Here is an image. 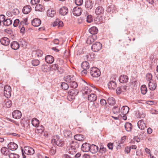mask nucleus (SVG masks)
Returning a JSON list of instances; mask_svg holds the SVG:
<instances>
[{
  "instance_id": "obj_22",
  "label": "nucleus",
  "mask_w": 158,
  "mask_h": 158,
  "mask_svg": "<svg viewBox=\"0 0 158 158\" xmlns=\"http://www.w3.org/2000/svg\"><path fill=\"white\" fill-rule=\"evenodd\" d=\"M107 11L110 13L116 12V7L113 5H111L109 6L107 9Z\"/></svg>"
},
{
  "instance_id": "obj_16",
  "label": "nucleus",
  "mask_w": 158,
  "mask_h": 158,
  "mask_svg": "<svg viewBox=\"0 0 158 158\" xmlns=\"http://www.w3.org/2000/svg\"><path fill=\"white\" fill-rule=\"evenodd\" d=\"M41 23V21L37 18H35L31 21L32 25L34 27H38Z\"/></svg>"
},
{
  "instance_id": "obj_8",
  "label": "nucleus",
  "mask_w": 158,
  "mask_h": 158,
  "mask_svg": "<svg viewBox=\"0 0 158 158\" xmlns=\"http://www.w3.org/2000/svg\"><path fill=\"white\" fill-rule=\"evenodd\" d=\"M157 86V84L155 81H150L148 83V87L149 89L152 91L155 90Z\"/></svg>"
},
{
  "instance_id": "obj_21",
  "label": "nucleus",
  "mask_w": 158,
  "mask_h": 158,
  "mask_svg": "<svg viewBox=\"0 0 158 158\" xmlns=\"http://www.w3.org/2000/svg\"><path fill=\"white\" fill-rule=\"evenodd\" d=\"M52 143L56 144L59 147H62L64 143L63 141H60V140H57L55 139H53L51 140Z\"/></svg>"
},
{
  "instance_id": "obj_60",
  "label": "nucleus",
  "mask_w": 158,
  "mask_h": 158,
  "mask_svg": "<svg viewBox=\"0 0 158 158\" xmlns=\"http://www.w3.org/2000/svg\"><path fill=\"white\" fill-rule=\"evenodd\" d=\"M107 147L109 149L113 150L114 144L111 143H109L107 145Z\"/></svg>"
},
{
  "instance_id": "obj_54",
  "label": "nucleus",
  "mask_w": 158,
  "mask_h": 158,
  "mask_svg": "<svg viewBox=\"0 0 158 158\" xmlns=\"http://www.w3.org/2000/svg\"><path fill=\"white\" fill-rule=\"evenodd\" d=\"M146 80L149 81L152 80V76L151 73H148L146 74Z\"/></svg>"
},
{
  "instance_id": "obj_39",
  "label": "nucleus",
  "mask_w": 158,
  "mask_h": 158,
  "mask_svg": "<svg viewBox=\"0 0 158 158\" xmlns=\"http://www.w3.org/2000/svg\"><path fill=\"white\" fill-rule=\"evenodd\" d=\"M124 126L125 129L127 131H131L132 127L131 123H127L125 124Z\"/></svg>"
},
{
  "instance_id": "obj_47",
  "label": "nucleus",
  "mask_w": 158,
  "mask_h": 158,
  "mask_svg": "<svg viewBox=\"0 0 158 158\" xmlns=\"http://www.w3.org/2000/svg\"><path fill=\"white\" fill-rule=\"evenodd\" d=\"M70 85L71 87L74 89L76 88L78 86L77 83L74 81H72L70 83Z\"/></svg>"
},
{
  "instance_id": "obj_1",
  "label": "nucleus",
  "mask_w": 158,
  "mask_h": 158,
  "mask_svg": "<svg viewBox=\"0 0 158 158\" xmlns=\"http://www.w3.org/2000/svg\"><path fill=\"white\" fill-rule=\"evenodd\" d=\"M22 153L23 158H26V156L25 154L28 155H32L35 153V150L32 148L28 146H25L23 150L21 147Z\"/></svg>"
},
{
  "instance_id": "obj_20",
  "label": "nucleus",
  "mask_w": 158,
  "mask_h": 158,
  "mask_svg": "<svg viewBox=\"0 0 158 158\" xmlns=\"http://www.w3.org/2000/svg\"><path fill=\"white\" fill-rule=\"evenodd\" d=\"M68 12V9L67 7L63 6L60 9L59 12L61 15H65L67 14Z\"/></svg>"
},
{
  "instance_id": "obj_42",
  "label": "nucleus",
  "mask_w": 158,
  "mask_h": 158,
  "mask_svg": "<svg viewBox=\"0 0 158 158\" xmlns=\"http://www.w3.org/2000/svg\"><path fill=\"white\" fill-rule=\"evenodd\" d=\"M64 134L65 137H72V133L69 130H65L64 131Z\"/></svg>"
},
{
  "instance_id": "obj_31",
  "label": "nucleus",
  "mask_w": 158,
  "mask_h": 158,
  "mask_svg": "<svg viewBox=\"0 0 158 158\" xmlns=\"http://www.w3.org/2000/svg\"><path fill=\"white\" fill-rule=\"evenodd\" d=\"M79 91L77 89H74L70 90L68 92L69 95L74 96L77 95Z\"/></svg>"
},
{
  "instance_id": "obj_4",
  "label": "nucleus",
  "mask_w": 158,
  "mask_h": 158,
  "mask_svg": "<svg viewBox=\"0 0 158 158\" xmlns=\"http://www.w3.org/2000/svg\"><path fill=\"white\" fill-rule=\"evenodd\" d=\"M102 44L100 42H97L93 44L91 49L93 51L97 52L102 48Z\"/></svg>"
},
{
  "instance_id": "obj_63",
  "label": "nucleus",
  "mask_w": 158,
  "mask_h": 158,
  "mask_svg": "<svg viewBox=\"0 0 158 158\" xmlns=\"http://www.w3.org/2000/svg\"><path fill=\"white\" fill-rule=\"evenodd\" d=\"M86 21L89 23H90L92 21V19L91 15H88L87 17Z\"/></svg>"
},
{
  "instance_id": "obj_3",
  "label": "nucleus",
  "mask_w": 158,
  "mask_h": 158,
  "mask_svg": "<svg viewBox=\"0 0 158 158\" xmlns=\"http://www.w3.org/2000/svg\"><path fill=\"white\" fill-rule=\"evenodd\" d=\"M11 89L10 85H7L4 86V94L7 98H9L11 95Z\"/></svg>"
},
{
  "instance_id": "obj_62",
  "label": "nucleus",
  "mask_w": 158,
  "mask_h": 158,
  "mask_svg": "<svg viewBox=\"0 0 158 158\" xmlns=\"http://www.w3.org/2000/svg\"><path fill=\"white\" fill-rule=\"evenodd\" d=\"M138 116L140 118H144L145 116V114L143 112H142V113L139 112L138 114Z\"/></svg>"
},
{
  "instance_id": "obj_18",
  "label": "nucleus",
  "mask_w": 158,
  "mask_h": 158,
  "mask_svg": "<svg viewBox=\"0 0 158 158\" xmlns=\"http://www.w3.org/2000/svg\"><path fill=\"white\" fill-rule=\"evenodd\" d=\"M90 149L89 151L93 154H95L98 152V147L95 145L92 144L90 145Z\"/></svg>"
},
{
  "instance_id": "obj_35",
  "label": "nucleus",
  "mask_w": 158,
  "mask_h": 158,
  "mask_svg": "<svg viewBox=\"0 0 158 158\" xmlns=\"http://www.w3.org/2000/svg\"><path fill=\"white\" fill-rule=\"evenodd\" d=\"M2 22L4 25L6 26H9L12 23V20L10 19H5Z\"/></svg>"
},
{
  "instance_id": "obj_13",
  "label": "nucleus",
  "mask_w": 158,
  "mask_h": 158,
  "mask_svg": "<svg viewBox=\"0 0 158 158\" xmlns=\"http://www.w3.org/2000/svg\"><path fill=\"white\" fill-rule=\"evenodd\" d=\"M138 127L142 130H143L145 128H146V125L142 119L139 120L137 123Z\"/></svg>"
},
{
  "instance_id": "obj_64",
  "label": "nucleus",
  "mask_w": 158,
  "mask_h": 158,
  "mask_svg": "<svg viewBox=\"0 0 158 158\" xmlns=\"http://www.w3.org/2000/svg\"><path fill=\"white\" fill-rule=\"evenodd\" d=\"M12 12L14 15H17L19 14V12L18 9L15 8L13 10Z\"/></svg>"
},
{
  "instance_id": "obj_38",
  "label": "nucleus",
  "mask_w": 158,
  "mask_h": 158,
  "mask_svg": "<svg viewBox=\"0 0 158 158\" xmlns=\"http://www.w3.org/2000/svg\"><path fill=\"white\" fill-rule=\"evenodd\" d=\"M140 89L141 93L143 95L145 94L148 90L146 86L145 85H142L141 86Z\"/></svg>"
},
{
  "instance_id": "obj_50",
  "label": "nucleus",
  "mask_w": 158,
  "mask_h": 158,
  "mask_svg": "<svg viewBox=\"0 0 158 158\" xmlns=\"http://www.w3.org/2000/svg\"><path fill=\"white\" fill-rule=\"evenodd\" d=\"M0 42L2 45L7 46L10 43V40H0Z\"/></svg>"
},
{
  "instance_id": "obj_10",
  "label": "nucleus",
  "mask_w": 158,
  "mask_h": 158,
  "mask_svg": "<svg viewBox=\"0 0 158 158\" xmlns=\"http://www.w3.org/2000/svg\"><path fill=\"white\" fill-rule=\"evenodd\" d=\"M12 115L13 118L15 119H19L21 117L22 114L20 111L16 110L14 111L13 112Z\"/></svg>"
},
{
  "instance_id": "obj_41",
  "label": "nucleus",
  "mask_w": 158,
  "mask_h": 158,
  "mask_svg": "<svg viewBox=\"0 0 158 158\" xmlns=\"http://www.w3.org/2000/svg\"><path fill=\"white\" fill-rule=\"evenodd\" d=\"M106 149L105 148H99V149L98 150V153L100 154V156H101L102 155L106 153Z\"/></svg>"
},
{
  "instance_id": "obj_44",
  "label": "nucleus",
  "mask_w": 158,
  "mask_h": 158,
  "mask_svg": "<svg viewBox=\"0 0 158 158\" xmlns=\"http://www.w3.org/2000/svg\"><path fill=\"white\" fill-rule=\"evenodd\" d=\"M56 12L54 10H48L47 12V15L48 16L53 17L55 15Z\"/></svg>"
},
{
  "instance_id": "obj_28",
  "label": "nucleus",
  "mask_w": 158,
  "mask_h": 158,
  "mask_svg": "<svg viewBox=\"0 0 158 158\" xmlns=\"http://www.w3.org/2000/svg\"><path fill=\"white\" fill-rule=\"evenodd\" d=\"M11 47L13 49L16 50L19 48V45L17 41H14L11 43Z\"/></svg>"
},
{
  "instance_id": "obj_45",
  "label": "nucleus",
  "mask_w": 158,
  "mask_h": 158,
  "mask_svg": "<svg viewBox=\"0 0 158 158\" xmlns=\"http://www.w3.org/2000/svg\"><path fill=\"white\" fill-rule=\"evenodd\" d=\"M112 111L114 114H118L120 112V108L118 106H114L112 109Z\"/></svg>"
},
{
  "instance_id": "obj_7",
  "label": "nucleus",
  "mask_w": 158,
  "mask_h": 158,
  "mask_svg": "<svg viewBox=\"0 0 158 158\" xmlns=\"http://www.w3.org/2000/svg\"><path fill=\"white\" fill-rule=\"evenodd\" d=\"M90 144L87 143H83L81 147V150L84 152H87L90 151Z\"/></svg>"
},
{
  "instance_id": "obj_56",
  "label": "nucleus",
  "mask_w": 158,
  "mask_h": 158,
  "mask_svg": "<svg viewBox=\"0 0 158 158\" xmlns=\"http://www.w3.org/2000/svg\"><path fill=\"white\" fill-rule=\"evenodd\" d=\"M65 81L67 82L70 83L71 81V76L69 75L67 76L64 77Z\"/></svg>"
},
{
  "instance_id": "obj_33",
  "label": "nucleus",
  "mask_w": 158,
  "mask_h": 158,
  "mask_svg": "<svg viewBox=\"0 0 158 158\" xmlns=\"http://www.w3.org/2000/svg\"><path fill=\"white\" fill-rule=\"evenodd\" d=\"M96 56L95 54L93 52H91L90 53L89 55H87L85 56V59H86L88 60H92L94 59Z\"/></svg>"
},
{
  "instance_id": "obj_36",
  "label": "nucleus",
  "mask_w": 158,
  "mask_h": 158,
  "mask_svg": "<svg viewBox=\"0 0 158 158\" xmlns=\"http://www.w3.org/2000/svg\"><path fill=\"white\" fill-rule=\"evenodd\" d=\"M35 10L36 11H42L44 10V8L42 5L39 4L36 6Z\"/></svg>"
},
{
  "instance_id": "obj_61",
  "label": "nucleus",
  "mask_w": 158,
  "mask_h": 158,
  "mask_svg": "<svg viewBox=\"0 0 158 158\" xmlns=\"http://www.w3.org/2000/svg\"><path fill=\"white\" fill-rule=\"evenodd\" d=\"M19 22V19L15 20L14 22L13 26L14 27H16L18 26V24Z\"/></svg>"
},
{
  "instance_id": "obj_25",
  "label": "nucleus",
  "mask_w": 158,
  "mask_h": 158,
  "mask_svg": "<svg viewBox=\"0 0 158 158\" xmlns=\"http://www.w3.org/2000/svg\"><path fill=\"white\" fill-rule=\"evenodd\" d=\"M98 31L97 28L95 27H93L89 30V32L91 34L93 35L94 36H95V34L97 33Z\"/></svg>"
},
{
  "instance_id": "obj_37",
  "label": "nucleus",
  "mask_w": 158,
  "mask_h": 158,
  "mask_svg": "<svg viewBox=\"0 0 158 158\" xmlns=\"http://www.w3.org/2000/svg\"><path fill=\"white\" fill-rule=\"evenodd\" d=\"M42 71L44 72H48L50 70V68L46 64L43 65L41 66Z\"/></svg>"
},
{
  "instance_id": "obj_46",
  "label": "nucleus",
  "mask_w": 158,
  "mask_h": 158,
  "mask_svg": "<svg viewBox=\"0 0 158 158\" xmlns=\"http://www.w3.org/2000/svg\"><path fill=\"white\" fill-rule=\"evenodd\" d=\"M31 63L33 66H37L40 64V61L38 59H34L31 61Z\"/></svg>"
},
{
  "instance_id": "obj_52",
  "label": "nucleus",
  "mask_w": 158,
  "mask_h": 158,
  "mask_svg": "<svg viewBox=\"0 0 158 158\" xmlns=\"http://www.w3.org/2000/svg\"><path fill=\"white\" fill-rule=\"evenodd\" d=\"M61 86L63 89L67 90L69 88V85L67 83L65 82L61 83Z\"/></svg>"
},
{
  "instance_id": "obj_59",
  "label": "nucleus",
  "mask_w": 158,
  "mask_h": 158,
  "mask_svg": "<svg viewBox=\"0 0 158 158\" xmlns=\"http://www.w3.org/2000/svg\"><path fill=\"white\" fill-rule=\"evenodd\" d=\"M39 0H31V3L32 5H35L39 3Z\"/></svg>"
},
{
  "instance_id": "obj_17",
  "label": "nucleus",
  "mask_w": 158,
  "mask_h": 158,
  "mask_svg": "<svg viewBox=\"0 0 158 158\" xmlns=\"http://www.w3.org/2000/svg\"><path fill=\"white\" fill-rule=\"evenodd\" d=\"M12 105V102L9 99L6 100L3 103V107L5 108L10 107Z\"/></svg>"
},
{
  "instance_id": "obj_23",
  "label": "nucleus",
  "mask_w": 158,
  "mask_h": 158,
  "mask_svg": "<svg viewBox=\"0 0 158 158\" xmlns=\"http://www.w3.org/2000/svg\"><path fill=\"white\" fill-rule=\"evenodd\" d=\"M31 10V7L29 5L24 6L22 10L23 13L26 14L29 13Z\"/></svg>"
},
{
  "instance_id": "obj_15",
  "label": "nucleus",
  "mask_w": 158,
  "mask_h": 158,
  "mask_svg": "<svg viewBox=\"0 0 158 158\" xmlns=\"http://www.w3.org/2000/svg\"><path fill=\"white\" fill-rule=\"evenodd\" d=\"M70 145L71 147V150L76 149L78 148L79 146V143L75 141H72L70 143Z\"/></svg>"
},
{
  "instance_id": "obj_53",
  "label": "nucleus",
  "mask_w": 158,
  "mask_h": 158,
  "mask_svg": "<svg viewBox=\"0 0 158 158\" xmlns=\"http://www.w3.org/2000/svg\"><path fill=\"white\" fill-rule=\"evenodd\" d=\"M56 149L55 147H52L50 150V153L52 155H53L56 152Z\"/></svg>"
},
{
  "instance_id": "obj_14",
  "label": "nucleus",
  "mask_w": 158,
  "mask_h": 158,
  "mask_svg": "<svg viewBox=\"0 0 158 158\" xmlns=\"http://www.w3.org/2000/svg\"><path fill=\"white\" fill-rule=\"evenodd\" d=\"M45 60L46 62L49 64H52L54 61V58L53 57L50 55L46 56Z\"/></svg>"
},
{
  "instance_id": "obj_55",
  "label": "nucleus",
  "mask_w": 158,
  "mask_h": 158,
  "mask_svg": "<svg viewBox=\"0 0 158 158\" xmlns=\"http://www.w3.org/2000/svg\"><path fill=\"white\" fill-rule=\"evenodd\" d=\"M75 2L77 6H81L83 3V0H75Z\"/></svg>"
},
{
  "instance_id": "obj_11",
  "label": "nucleus",
  "mask_w": 158,
  "mask_h": 158,
  "mask_svg": "<svg viewBox=\"0 0 158 158\" xmlns=\"http://www.w3.org/2000/svg\"><path fill=\"white\" fill-rule=\"evenodd\" d=\"M108 88L111 90H114L117 87V84L114 81H110L108 84Z\"/></svg>"
},
{
  "instance_id": "obj_48",
  "label": "nucleus",
  "mask_w": 158,
  "mask_h": 158,
  "mask_svg": "<svg viewBox=\"0 0 158 158\" xmlns=\"http://www.w3.org/2000/svg\"><path fill=\"white\" fill-rule=\"evenodd\" d=\"M100 103L101 106L103 108L106 109V101L103 99H102L100 100Z\"/></svg>"
},
{
  "instance_id": "obj_6",
  "label": "nucleus",
  "mask_w": 158,
  "mask_h": 158,
  "mask_svg": "<svg viewBox=\"0 0 158 158\" xmlns=\"http://www.w3.org/2000/svg\"><path fill=\"white\" fill-rule=\"evenodd\" d=\"M82 11L81 8L79 7H76L73 9V13L74 15L79 16L81 14Z\"/></svg>"
},
{
  "instance_id": "obj_58",
  "label": "nucleus",
  "mask_w": 158,
  "mask_h": 158,
  "mask_svg": "<svg viewBox=\"0 0 158 158\" xmlns=\"http://www.w3.org/2000/svg\"><path fill=\"white\" fill-rule=\"evenodd\" d=\"M52 69L55 70H58V72H59V66L57 64H52Z\"/></svg>"
},
{
  "instance_id": "obj_57",
  "label": "nucleus",
  "mask_w": 158,
  "mask_h": 158,
  "mask_svg": "<svg viewBox=\"0 0 158 158\" xmlns=\"http://www.w3.org/2000/svg\"><path fill=\"white\" fill-rule=\"evenodd\" d=\"M20 44L23 47H26L28 44V43L26 40H21Z\"/></svg>"
},
{
  "instance_id": "obj_30",
  "label": "nucleus",
  "mask_w": 158,
  "mask_h": 158,
  "mask_svg": "<svg viewBox=\"0 0 158 158\" xmlns=\"http://www.w3.org/2000/svg\"><path fill=\"white\" fill-rule=\"evenodd\" d=\"M104 12V10L101 6H99L96 9L95 13L97 15H99L103 14Z\"/></svg>"
},
{
  "instance_id": "obj_9",
  "label": "nucleus",
  "mask_w": 158,
  "mask_h": 158,
  "mask_svg": "<svg viewBox=\"0 0 158 158\" xmlns=\"http://www.w3.org/2000/svg\"><path fill=\"white\" fill-rule=\"evenodd\" d=\"M128 80V77L125 75H122L119 78V82L122 83H125L127 82Z\"/></svg>"
},
{
  "instance_id": "obj_34",
  "label": "nucleus",
  "mask_w": 158,
  "mask_h": 158,
  "mask_svg": "<svg viewBox=\"0 0 158 158\" xmlns=\"http://www.w3.org/2000/svg\"><path fill=\"white\" fill-rule=\"evenodd\" d=\"M44 128L42 126H38L37 127L36 130L35 131L36 133L38 134H42L44 132Z\"/></svg>"
},
{
  "instance_id": "obj_32",
  "label": "nucleus",
  "mask_w": 158,
  "mask_h": 158,
  "mask_svg": "<svg viewBox=\"0 0 158 158\" xmlns=\"http://www.w3.org/2000/svg\"><path fill=\"white\" fill-rule=\"evenodd\" d=\"M81 67L83 69H87L89 68V63L87 61L83 62L81 64Z\"/></svg>"
},
{
  "instance_id": "obj_5",
  "label": "nucleus",
  "mask_w": 158,
  "mask_h": 158,
  "mask_svg": "<svg viewBox=\"0 0 158 158\" xmlns=\"http://www.w3.org/2000/svg\"><path fill=\"white\" fill-rule=\"evenodd\" d=\"M43 53V52L40 50H34L32 52V56H35V57L38 58L42 57Z\"/></svg>"
},
{
  "instance_id": "obj_49",
  "label": "nucleus",
  "mask_w": 158,
  "mask_h": 158,
  "mask_svg": "<svg viewBox=\"0 0 158 158\" xmlns=\"http://www.w3.org/2000/svg\"><path fill=\"white\" fill-rule=\"evenodd\" d=\"M8 155L9 158H19V155L15 153H9Z\"/></svg>"
},
{
  "instance_id": "obj_26",
  "label": "nucleus",
  "mask_w": 158,
  "mask_h": 158,
  "mask_svg": "<svg viewBox=\"0 0 158 158\" xmlns=\"http://www.w3.org/2000/svg\"><path fill=\"white\" fill-rule=\"evenodd\" d=\"M129 108L127 106H123L120 110V111L123 115H125L127 114L129 111Z\"/></svg>"
},
{
  "instance_id": "obj_40",
  "label": "nucleus",
  "mask_w": 158,
  "mask_h": 158,
  "mask_svg": "<svg viewBox=\"0 0 158 158\" xmlns=\"http://www.w3.org/2000/svg\"><path fill=\"white\" fill-rule=\"evenodd\" d=\"M8 149V148H7L6 147H2L1 149V152L2 154L5 155H8L9 153V150Z\"/></svg>"
},
{
  "instance_id": "obj_2",
  "label": "nucleus",
  "mask_w": 158,
  "mask_h": 158,
  "mask_svg": "<svg viewBox=\"0 0 158 158\" xmlns=\"http://www.w3.org/2000/svg\"><path fill=\"white\" fill-rule=\"evenodd\" d=\"M90 73L91 76L94 77H97L101 74L100 70L96 67H93L90 70Z\"/></svg>"
},
{
  "instance_id": "obj_12",
  "label": "nucleus",
  "mask_w": 158,
  "mask_h": 158,
  "mask_svg": "<svg viewBox=\"0 0 158 158\" xmlns=\"http://www.w3.org/2000/svg\"><path fill=\"white\" fill-rule=\"evenodd\" d=\"M8 148L11 150H15L18 148V146L15 143L10 142L8 144Z\"/></svg>"
},
{
  "instance_id": "obj_24",
  "label": "nucleus",
  "mask_w": 158,
  "mask_h": 158,
  "mask_svg": "<svg viewBox=\"0 0 158 158\" xmlns=\"http://www.w3.org/2000/svg\"><path fill=\"white\" fill-rule=\"evenodd\" d=\"M97 96L94 94H91L88 95V99L90 102H94L97 100Z\"/></svg>"
},
{
  "instance_id": "obj_29",
  "label": "nucleus",
  "mask_w": 158,
  "mask_h": 158,
  "mask_svg": "<svg viewBox=\"0 0 158 158\" xmlns=\"http://www.w3.org/2000/svg\"><path fill=\"white\" fill-rule=\"evenodd\" d=\"M74 139L76 140H78L79 141H82L85 139V138L84 136L81 134H77L74 136Z\"/></svg>"
},
{
  "instance_id": "obj_27",
  "label": "nucleus",
  "mask_w": 158,
  "mask_h": 158,
  "mask_svg": "<svg viewBox=\"0 0 158 158\" xmlns=\"http://www.w3.org/2000/svg\"><path fill=\"white\" fill-rule=\"evenodd\" d=\"M91 90L88 87H85L82 90V93L85 96V95H89L91 93Z\"/></svg>"
},
{
  "instance_id": "obj_43",
  "label": "nucleus",
  "mask_w": 158,
  "mask_h": 158,
  "mask_svg": "<svg viewBox=\"0 0 158 158\" xmlns=\"http://www.w3.org/2000/svg\"><path fill=\"white\" fill-rule=\"evenodd\" d=\"M31 123L34 127H37L39 123V121L37 118H34L32 120Z\"/></svg>"
},
{
  "instance_id": "obj_19",
  "label": "nucleus",
  "mask_w": 158,
  "mask_h": 158,
  "mask_svg": "<svg viewBox=\"0 0 158 158\" xmlns=\"http://www.w3.org/2000/svg\"><path fill=\"white\" fill-rule=\"evenodd\" d=\"M93 4L94 2L91 0H87L85 2V6L86 8L89 9H91L93 7Z\"/></svg>"
},
{
  "instance_id": "obj_51",
  "label": "nucleus",
  "mask_w": 158,
  "mask_h": 158,
  "mask_svg": "<svg viewBox=\"0 0 158 158\" xmlns=\"http://www.w3.org/2000/svg\"><path fill=\"white\" fill-rule=\"evenodd\" d=\"M108 102L110 105H114L115 103V101L114 98L111 97L109 98Z\"/></svg>"
}]
</instances>
